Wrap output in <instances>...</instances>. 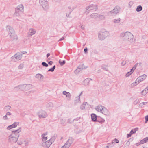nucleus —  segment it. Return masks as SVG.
Wrapping results in <instances>:
<instances>
[{
  "label": "nucleus",
  "mask_w": 148,
  "mask_h": 148,
  "mask_svg": "<svg viewBox=\"0 0 148 148\" xmlns=\"http://www.w3.org/2000/svg\"><path fill=\"white\" fill-rule=\"evenodd\" d=\"M136 68V66H134L131 69V71L130 72H128L126 74V75L127 77L129 76L130 75H131L133 71Z\"/></svg>",
  "instance_id": "8"
},
{
  "label": "nucleus",
  "mask_w": 148,
  "mask_h": 148,
  "mask_svg": "<svg viewBox=\"0 0 148 148\" xmlns=\"http://www.w3.org/2000/svg\"><path fill=\"white\" fill-rule=\"evenodd\" d=\"M7 115H11V113L10 112H8L7 114Z\"/></svg>",
  "instance_id": "32"
},
{
  "label": "nucleus",
  "mask_w": 148,
  "mask_h": 148,
  "mask_svg": "<svg viewBox=\"0 0 148 148\" xmlns=\"http://www.w3.org/2000/svg\"><path fill=\"white\" fill-rule=\"evenodd\" d=\"M64 37H62V38L60 39V40H59V41L62 40H64Z\"/></svg>",
  "instance_id": "31"
},
{
  "label": "nucleus",
  "mask_w": 148,
  "mask_h": 148,
  "mask_svg": "<svg viewBox=\"0 0 148 148\" xmlns=\"http://www.w3.org/2000/svg\"><path fill=\"white\" fill-rule=\"evenodd\" d=\"M15 57L16 59L18 60L20 59L22 57L21 55L18 54H16L15 55Z\"/></svg>",
  "instance_id": "16"
},
{
  "label": "nucleus",
  "mask_w": 148,
  "mask_h": 148,
  "mask_svg": "<svg viewBox=\"0 0 148 148\" xmlns=\"http://www.w3.org/2000/svg\"><path fill=\"white\" fill-rule=\"evenodd\" d=\"M138 130V128H136L135 129H132L130 132V133L132 134L135 133L136 131H137Z\"/></svg>",
  "instance_id": "14"
},
{
  "label": "nucleus",
  "mask_w": 148,
  "mask_h": 148,
  "mask_svg": "<svg viewBox=\"0 0 148 148\" xmlns=\"http://www.w3.org/2000/svg\"><path fill=\"white\" fill-rule=\"evenodd\" d=\"M46 134H43L42 135L43 140L46 141L47 140V136H46Z\"/></svg>",
  "instance_id": "15"
},
{
  "label": "nucleus",
  "mask_w": 148,
  "mask_h": 148,
  "mask_svg": "<svg viewBox=\"0 0 148 148\" xmlns=\"http://www.w3.org/2000/svg\"><path fill=\"white\" fill-rule=\"evenodd\" d=\"M52 63H53V62L52 61H50L49 63V64L50 65L52 64Z\"/></svg>",
  "instance_id": "29"
},
{
  "label": "nucleus",
  "mask_w": 148,
  "mask_h": 148,
  "mask_svg": "<svg viewBox=\"0 0 148 148\" xmlns=\"http://www.w3.org/2000/svg\"><path fill=\"white\" fill-rule=\"evenodd\" d=\"M36 33V31L33 29H30L29 32V36H31L34 34Z\"/></svg>",
  "instance_id": "7"
},
{
  "label": "nucleus",
  "mask_w": 148,
  "mask_h": 148,
  "mask_svg": "<svg viewBox=\"0 0 148 148\" xmlns=\"http://www.w3.org/2000/svg\"><path fill=\"white\" fill-rule=\"evenodd\" d=\"M42 64L44 66L47 67L48 66V65L45 62H43L42 63Z\"/></svg>",
  "instance_id": "21"
},
{
  "label": "nucleus",
  "mask_w": 148,
  "mask_h": 148,
  "mask_svg": "<svg viewBox=\"0 0 148 148\" xmlns=\"http://www.w3.org/2000/svg\"><path fill=\"white\" fill-rule=\"evenodd\" d=\"M145 119L146 121V122L148 121V115L145 116Z\"/></svg>",
  "instance_id": "23"
},
{
  "label": "nucleus",
  "mask_w": 148,
  "mask_h": 148,
  "mask_svg": "<svg viewBox=\"0 0 148 148\" xmlns=\"http://www.w3.org/2000/svg\"><path fill=\"white\" fill-rule=\"evenodd\" d=\"M55 68H56V66H54L52 68H53V69H54H54H55Z\"/></svg>",
  "instance_id": "35"
},
{
  "label": "nucleus",
  "mask_w": 148,
  "mask_h": 148,
  "mask_svg": "<svg viewBox=\"0 0 148 148\" xmlns=\"http://www.w3.org/2000/svg\"><path fill=\"white\" fill-rule=\"evenodd\" d=\"M119 142V141L118 140L116 139H115L113 141V143H118Z\"/></svg>",
  "instance_id": "22"
},
{
  "label": "nucleus",
  "mask_w": 148,
  "mask_h": 148,
  "mask_svg": "<svg viewBox=\"0 0 148 148\" xmlns=\"http://www.w3.org/2000/svg\"><path fill=\"white\" fill-rule=\"evenodd\" d=\"M142 10V7L141 6L139 5L136 8V11L137 12H139L141 11Z\"/></svg>",
  "instance_id": "18"
},
{
  "label": "nucleus",
  "mask_w": 148,
  "mask_h": 148,
  "mask_svg": "<svg viewBox=\"0 0 148 148\" xmlns=\"http://www.w3.org/2000/svg\"><path fill=\"white\" fill-rule=\"evenodd\" d=\"M91 117L93 121H95L96 120L97 116L95 114H92L91 115Z\"/></svg>",
  "instance_id": "12"
},
{
  "label": "nucleus",
  "mask_w": 148,
  "mask_h": 148,
  "mask_svg": "<svg viewBox=\"0 0 148 148\" xmlns=\"http://www.w3.org/2000/svg\"><path fill=\"white\" fill-rule=\"evenodd\" d=\"M59 63L61 65H62L65 63V61L64 60L62 62H61L60 61Z\"/></svg>",
  "instance_id": "20"
},
{
  "label": "nucleus",
  "mask_w": 148,
  "mask_h": 148,
  "mask_svg": "<svg viewBox=\"0 0 148 148\" xmlns=\"http://www.w3.org/2000/svg\"><path fill=\"white\" fill-rule=\"evenodd\" d=\"M147 92H148L147 90L145 88L144 90L142 91L141 92V94L143 95H145Z\"/></svg>",
  "instance_id": "13"
},
{
  "label": "nucleus",
  "mask_w": 148,
  "mask_h": 148,
  "mask_svg": "<svg viewBox=\"0 0 148 148\" xmlns=\"http://www.w3.org/2000/svg\"><path fill=\"white\" fill-rule=\"evenodd\" d=\"M146 89L148 91V87H147L146 88Z\"/></svg>",
  "instance_id": "36"
},
{
  "label": "nucleus",
  "mask_w": 148,
  "mask_h": 148,
  "mask_svg": "<svg viewBox=\"0 0 148 148\" xmlns=\"http://www.w3.org/2000/svg\"><path fill=\"white\" fill-rule=\"evenodd\" d=\"M10 30H11V32H12V33H14V30H13V29H12V28H11V29H10Z\"/></svg>",
  "instance_id": "28"
},
{
  "label": "nucleus",
  "mask_w": 148,
  "mask_h": 148,
  "mask_svg": "<svg viewBox=\"0 0 148 148\" xmlns=\"http://www.w3.org/2000/svg\"><path fill=\"white\" fill-rule=\"evenodd\" d=\"M96 109L97 111L101 112L104 114L107 115L108 114V110L102 106H98L96 108Z\"/></svg>",
  "instance_id": "2"
},
{
  "label": "nucleus",
  "mask_w": 148,
  "mask_h": 148,
  "mask_svg": "<svg viewBox=\"0 0 148 148\" xmlns=\"http://www.w3.org/2000/svg\"><path fill=\"white\" fill-rule=\"evenodd\" d=\"M21 129L20 128L17 130L14 131L12 132V134L10 136V140L13 142H16L17 140L18 137V134L21 132Z\"/></svg>",
  "instance_id": "1"
},
{
  "label": "nucleus",
  "mask_w": 148,
  "mask_h": 148,
  "mask_svg": "<svg viewBox=\"0 0 148 148\" xmlns=\"http://www.w3.org/2000/svg\"><path fill=\"white\" fill-rule=\"evenodd\" d=\"M51 139H50L49 141H46L45 144V146L47 147H48L52 143V141Z\"/></svg>",
  "instance_id": "6"
},
{
  "label": "nucleus",
  "mask_w": 148,
  "mask_h": 148,
  "mask_svg": "<svg viewBox=\"0 0 148 148\" xmlns=\"http://www.w3.org/2000/svg\"><path fill=\"white\" fill-rule=\"evenodd\" d=\"M146 75H143L139 77L136 79V82H139L145 80L146 77Z\"/></svg>",
  "instance_id": "5"
},
{
  "label": "nucleus",
  "mask_w": 148,
  "mask_h": 148,
  "mask_svg": "<svg viewBox=\"0 0 148 148\" xmlns=\"http://www.w3.org/2000/svg\"><path fill=\"white\" fill-rule=\"evenodd\" d=\"M54 69H53L52 68L49 69V71H54Z\"/></svg>",
  "instance_id": "27"
},
{
  "label": "nucleus",
  "mask_w": 148,
  "mask_h": 148,
  "mask_svg": "<svg viewBox=\"0 0 148 148\" xmlns=\"http://www.w3.org/2000/svg\"><path fill=\"white\" fill-rule=\"evenodd\" d=\"M136 80L135 81L132 83V84H131V86H134L137 85L139 83V82H136Z\"/></svg>",
  "instance_id": "19"
},
{
  "label": "nucleus",
  "mask_w": 148,
  "mask_h": 148,
  "mask_svg": "<svg viewBox=\"0 0 148 148\" xmlns=\"http://www.w3.org/2000/svg\"><path fill=\"white\" fill-rule=\"evenodd\" d=\"M16 10L18 12V10L22 11H23V7L22 5H20L18 6V8Z\"/></svg>",
  "instance_id": "10"
},
{
  "label": "nucleus",
  "mask_w": 148,
  "mask_h": 148,
  "mask_svg": "<svg viewBox=\"0 0 148 148\" xmlns=\"http://www.w3.org/2000/svg\"><path fill=\"white\" fill-rule=\"evenodd\" d=\"M50 55V54L49 53H48L47 55V57L48 58Z\"/></svg>",
  "instance_id": "33"
},
{
  "label": "nucleus",
  "mask_w": 148,
  "mask_h": 148,
  "mask_svg": "<svg viewBox=\"0 0 148 148\" xmlns=\"http://www.w3.org/2000/svg\"><path fill=\"white\" fill-rule=\"evenodd\" d=\"M87 51V48H85L84 49V51L86 52Z\"/></svg>",
  "instance_id": "30"
},
{
  "label": "nucleus",
  "mask_w": 148,
  "mask_h": 148,
  "mask_svg": "<svg viewBox=\"0 0 148 148\" xmlns=\"http://www.w3.org/2000/svg\"><path fill=\"white\" fill-rule=\"evenodd\" d=\"M120 20L119 19H118L117 20H115L114 21V22L115 23H117L119 22L120 21Z\"/></svg>",
  "instance_id": "25"
},
{
  "label": "nucleus",
  "mask_w": 148,
  "mask_h": 148,
  "mask_svg": "<svg viewBox=\"0 0 148 148\" xmlns=\"http://www.w3.org/2000/svg\"><path fill=\"white\" fill-rule=\"evenodd\" d=\"M148 141V138L146 137L140 141V143L141 144H144Z\"/></svg>",
  "instance_id": "9"
},
{
  "label": "nucleus",
  "mask_w": 148,
  "mask_h": 148,
  "mask_svg": "<svg viewBox=\"0 0 148 148\" xmlns=\"http://www.w3.org/2000/svg\"><path fill=\"white\" fill-rule=\"evenodd\" d=\"M39 116L40 117H45L47 116V114L45 112H43L40 113Z\"/></svg>",
  "instance_id": "11"
},
{
  "label": "nucleus",
  "mask_w": 148,
  "mask_h": 148,
  "mask_svg": "<svg viewBox=\"0 0 148 148\" xmlns=\"http://www.w3.org/2000/svg\"><path fill=\"white\" fill-rule=\"evenodd\" d=\"M141 144L140 143H136V146H139V145H140V144Z\"/></svg>",
  "instance_id": "26"
},
{
  "label": "nucleus",
  "mask_w": 148,
  "mask_h": 148,
  "mask_svg": "<svg viewBox=\"0 0 148 148\" xmlns=\"http://www.w3.org/2000/svg\"><path fill=\"white\" fill-rule=\"evenodd\" d=\"M63 94L66 95V97H69L70 96V93L69 92H67L65 91L63 92Z\"/></svg>",
  "instance_id": "17"
},
{
  "label": "nucleus",
  "mask_w": 148,
  "mask_h": 148,
  "mask_svg": "<svg viewBox=\"0 0 148 148\" xmlns=\"http://www.w3.org/2000/svg\"><path fill=\"white\" fill-rule=\"evenodd\" d=\"M19 124L18 122H14L12 125H10L7 127V129L10 130L16 127L17 125Z\"/></svg>",
  "instance_id": "4"
},
{
  "label": "nucleus",
  "mask_w": 148,
  "mask_h": 148,
  "mask_svg": "<svg viewBox=\"0 0 148 148\" xmlns=\"http://www.w3.org/2000/svg\"><path fill=\"white\" fill-rule=\"evenodd\" d=\"M128 34H129V35H130V36H131V34L130 33H128Z\"/></svg>",
  "instance_id": "37"
},
{
  "label": "nucleus",
  "mask_w": 148,
  "mask_h": 148,
  "mask_svg": "<svg viewBox=\"0 0 148 148\" xmlns=\"http://www.w3.org/2000/svg\"><path fill=\"white\" fill-rule=\"evenodd\" d=\"M3 118H4V119H7V116H6L5 115V116H4L3 117Z\"/></svg>",
  "instance_id": "34"
},
{
  "label": "nucleus",
  "mask_w": 148,
  "mask_h": 148,
  "mask_svg": "<svg viewBox=\"0 0 148 148\" xmlns=\"http://www.w3.org/2000/svg\"><path fill=\"white\" fill-rule=\"evenodd\" d=\"M72 142L73 141L72 139H69L66 143L61 148H68L70 146L71 144L72 143Z\"/></svg>",
  "instance_id": "3"
},
{
  "label": "nucleus",
  "mask_w": 148,
  "mask_h": 148,
  "mask_svg": "<svg viewBox=\"0 0 148 148\" xmlns=\"http://www.w3.org/2000/svg\"><path fill=\"white\" fill-rule=\"evenodd\" d=\"M132 134H131L130 133V134H127V138L130 137L131 136V135H132Z\"/></svg>",
  "instance_id": "24"
}]
</instances>
